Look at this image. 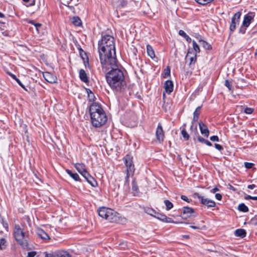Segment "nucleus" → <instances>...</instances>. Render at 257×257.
Segmentation results:
<instances>
[{"instance_id": "nucleus-1", "label": "nucleus", "mask_w": 257, "mask_h": 257, "mask_svg": "<svg viewBox=\"0 0 257 257\" xmlns=\"http://www.w3.org/2000/svg\"><path fill=\"white\" fill-rule=\"evenodd\" d=\"M98 51L101 67L107 69L117 62L116 57L114 38L109 35H102L98 43Z\"/></svg>"}, {"instance_id": "nucleus-2", "label": "nucleus", "mask_w": 257, "mask_h": 257, "mask_svg": "<svg viewBox=\"0 0 257 257\" xmlns=\"http://www.w3.org/2000/svg\"><path fill=\"white\" fill-rule=\"evenodd\" d=\"M117 64L118 62L114 66H108L107 69L102 67V70L105 73L106 82L111 89L116 92H121L124 89L126 83L123 73L118 68Z\"/></svg>"}, {"instance_id": "nucleus-3", "label": "nucleus", "mask_w": 257, "mask_h": 257, "mask_svg": "<svg viewBox=\"0 0 257 257\" xmlns=\"http://www.w3.org/2000/svg\"><path fill=\"white\" fill-rule=\"evenodd\" d=\"M97 212L100 217L110 222L122 223L125 221V218H122L119 213L111 208L102 206L98 209Z\"/></svg>"}, {"instance_id": "nucleus-4", "label": "nucleus", "mask_w": 257, "mask_h": 257, "mask_svg": "<svg viewBox=\"0 0 257 257\" xmlns=\"http://www.w3.org/2000/svg\"><path fill=\"white\" fill-rule=\"evenodd\" d=\"M13 234L16 240L22 248L25 249L29 247V231H25L19 224H15Z\"/></svg>"}, {"instance_id": "nucleus-5", "label": "nucleus", "mask_w": 257, "mask_h": 257, "mask_svg": "<svg viewBox=\"0 0 257 257\" xmlns=\"http://www.w3.org/2000/svg\"><path fill=\"white\" fill-rule=\"evenodd\" d=\"M91 120L93 126L95 127H99L104 125L107 121V118L104 111L94 114L90 116Z\"/></svg>"}, {"instance_id": "nucleus-6", "label": "nucleus", "mask_w": 257, "mask_h": 257, "mask_svg": "<svg viewBox=\"0 0 257 257\" xmlns=\"http://www.w3.org/2000/svg\"><path fill=\"white\" fill-rule=\"evenodd\" d=\"M133 158L130 155H126L124 158L125 165L126 167V176L125 177V183L127 186L129 185L128 178L131 174H133L135 168L133 161Z\"/></svg>"}, {"instance_id": "nucleus-7", "label": "nucleus", "mask_w": 257, "mask_h": 257, "mask_svg": "<svg viewBox=\"0 0 257 257\" xmlns=\"http://www.w3.org/2000/svg\"><path fill=\"white\" fill-rule=\"evenodd\" d=\"M194 195L200 200L201 204L206 206L208 208L214 207L216 205L214 201L204 198L199 193H195Z\"/></svg>"}, {"instance_id": "nucleus-8", "label": "nucleus", "mask_w": 257, "mask_h": 257, "mask_svg": "<svg viewBox=\"0 0 257 257\" xmlns=\"http://www.w3.org/2000/svg\"><path fill=\"white\" fill-rule=\"evenodd\" d=\"M194 213L195 212L193 208L189 207H184L183 208V212L181 214L180 216L182 218L186 219L192 217H195L196 215H194Z\"/></svg>"}, {"instance_id": "nucleus-9", "label": "nucleus", "mask_w": 257, "mask_h": 257, "mask_svg": "<svg viewBox=\"0 0 257 257\" xmlns=\"http://www.w3.org/2000/svg\"><path fill=\"white\" fill-rule=\"evenodd\" d=\"M156 137L157 141L162 143L165 139V133L160 123H159L156 130Z\"/></svg>"}, {"instance_id": "nucleus-10", "label": "nucleus", "mask_w": 257, "mask_h": 257, "mask_svg": "<svg viewBox=\"0 0 257 257\" xmlns=\"http://www.w3.org/2000/svg\"><path fill=\"white\" fill-rule=\"evenodd\" d=\"M241 16L240 12L236 13L231 19V22L230 25L229 29L230 31L233 32L236 29V25L239 23V19Z\"/></svg>"}, {"instance_id": "nucleus-11", "label": "nucleus", "mask_w": 257, "mask_h": 257, "mask_svg": "<svg viewBox=\"0 0 257 257\" xmlns=\"http://www.w3.org/2000/svg\"><path fill=\"white\" fill-rule=\"evenodd\" d=\"M103 109L97 103H92L89 107V113L90 116L93 115L94 114L98 113L100 112H103Z\"/></svg>"}, {"instance_id": "nucleus-12", "label": "nucleus", "mask_w": 257, "mask_h": 257, "mask_svg": "<svg viewBox=\"0 0 257 257\" xmlns=\"http://www.w3.org/2000/svg\"><path fill=\"white\" fill-rule=\"evenodd\" d=\"M43 77L46 81L50 83H55L57 82V77L52 73L48 72L43 73Z\"/></svg>"}, {"instance_id": "nucleus-13", "label": "nucleus", "mask_w": 257, "mask_h": 257, "mask_svg": "<svg viewBox=\"0 0 257 257\" xmlns=\"http://www.w3.org/2000/svg\"><path fill=\"white\" fill-rule=\"evenodd\" d=\"M199 126L201 134L207 138L209 135V131L207 125L202 121H200L199 122Z\"/></svg>"}, {"instance_id": "nucleus-14", "label": "nucleus", "mask_w": 257, "mask_h": 257, "mask_svg": "<svg viewBox=\"0 0 257 257\" xmlns=\"http://www.w3.org/2000/svg\"><path fill=\"white\" fill-rule=\"evenodd\" d=\"M164 87L166 92L168 94H170L173 90V84L172 81L167 80L164 84Z\"/></svg>"}, {"instance_id": "nucleus-15", "label": "nucleus", "mask_w": 257, "mask_h": 257, "mask_svg": "<svg viewBox=\"0 0 257 257\" xmlns=\"http://www.w3.org/2000/svg\"><path fill=\"white\" fill-rule=\"evenodd\" d=\"M253 19V16L251 15H245L242 23L244 27L247 28L250 25L251 21Z\"/></svg>"}, {"instance_id": "nucleus-16", "label": "nucleus", "mask_w": 257, "mask_h": 257, "mask_svg": "<svg viewBox=\"0 0 257 257\" xmlns=\"http://www.w3.org/2000/svg\"><path fill=\"white\" fill-rule=\"evenodd\" d=\"M37 234L39 237L43 239L46 240L50 239L48 234L42 229H38Z\"/></svg>"}, {"instance_id": "nucleus-17", "label": "nucleus", "mask_w": 257, "mask_h": 257, "mask_svg": "<svg viewBox=\"0 0 257 257\" xmlns=\"http://www.w3.org/2000/svg\"><path fill=\"white\" fill-rule=\"evenodd\" d=\"M79 78L80 80L84 82L87 83L89 81L87 74L83 69H80L79 72Z\"/></svg>"}, {"instance_id": "nucleus-18", "label": "nucleus", "mask_w": 257, "mask_h": 257, "mask_svg": "<svg viewBox=\"0 0 257 257\" xmlns=\"http://www.w3.org/2000/svg\"><path fill=\"white\" fill-rule=\"evenodd\" d=\"M74 166L81 175L86 170L85 165L83 163H76Z\"/></svg>"}, {"instance_id": "nucleus-19", "label": "nucleus", "mask_w": 257, "mask_h": 257, "mask_svg": "<svg viewBox=\"0 0 257 257\" xmlns=\"http://www.w3.org/2000/svg\"><path fill=\"white\" fill-rule=\"evenodd\" d=\"M191 135L193 136L194 139H195V137L198 136L199 134L197 131V125H194L193 122H192V125L190 127Z\"/></svg>"}, {"instance_id": "nucleus-20", "label": "nucleus", "mask_w": 257, "mask_h": 257, "mask_svg": "<svg viewBox=\"0 0 257 257\" xmlns=\"http://www.w3.org/2000/svg\"><path fill=\"white\" fill-rule=\"evenodd\" d=\"M201 106H199L196 108L195 110L193 113V118L192 122L196 121L198 120L199 116L201 113Z\"/></svg>"}, {"instance_id": "nucleus-21", "label": "nucleus", "mask_w": 257, "mask_h": 257, "mask_svg": "<svg viewBox=\"0 0 257 257\" xmlns=\"http://www.w3.org/2000/svg\"><path fill=\"white\" fill-rule=\"evenodd\" d=\"M66 172L75 181H78L79 180V176L76 173H74L69 169H66Z\"/></svg>"}, {"instance_id": "nucleus-22", "label": "nucleus", "mask_w": 257, "mask_h": 257, "mask_svg": "<svg viewBox=\"0 0 257 257\" xmlns=\"http://www.w3.org/2000/svg\"><path fill=\"white\" fill-rule=\"evenodd\" d=\"M235 235L236 236L243 237L246 235V231L243 229H237L235 231Z\"/></svg>"}, {"instance_id": "nucleus-23", "label": "nucleus", "mask_w": 257, "mask_h": 257, "mask_svg": "<svg viewBox=\"0 0 257 257\" xmlns=\"http://www.w3.org/2000/svg\"><path fill=\"white\" fill-rule=\"evenodd\" d=\"M56 256H57V257H72L67 251L63 250H58Z\"/></svg>"}, {"instance_id": "nucleus-24", "label": "nucleus", "mask_w": 257, "mask_h": 257, "mask_svg": "<svg viewBox=\"0 0 257 257\" xmlns=\"http://www.w3.org/2000/svg\"><path fill=\"white\" fill-rule=\"evenodd\" d=\"M147 51L148 55L152 58H153L155 57V52L153 48L151 46L148 45L147 46Z\"/></svg>"}, {"instance_id": "nucleus-25", "label": "nucleus", "mask_w": 257, "mask_h": 257, "mask_svg": "<svg viewBox=\"0 0 257 257\" xmlns=\"http://www.w3.org/2000/svg\"><path fill=\"white\" fill-rule=\"evenodd\" d=\"M179 34L184 37L188 43H190L191 42V38L188 36L184 31L182 30H179Z\"/></svg>"}, {"instance_id": "nucleus-26", "label": "nucleus", "mask_w": 257, "mask_h": 257, "mask_svg": "<svg viewBox=\"0 0 257 257\" xmlns=\"http://www.w3.org/2000/svg\"><path fill=\"white\" fill-rule=\"evenodd\" d=\"M72 23L75 26H80L81 25V21L78 17H74L72 18Z\"/></svg>"}, {"instance_id": "nucleus-27", "label": "nucleus", "mask_w": 257, "mask_h": 257, "mask_svg": "<svg viewBox=\"0 0 257 257\" xmlns=\"http://www.w3.org/2000/svg\"><path fill=\"white\" fill-rule=\"evenodd\" d=\"M199 42L200 44L206 50H210L211 49V45H209L207 42L201 40L199 39Z\"/></svg>"}, {"instance_id": "nucleus-28", "label": "nucleus", "mask_w": 257, "mask_h": 257, "mask_svg": "<svg viewBox=\"0 0 257 257\" xmlns=\"http://www.w3.org/2000/svg\"><path fill=\"white\" fill-rule=\"evenodd\" d=\"M89 179L86 180L88 183H89L92 186L96 187L97 186V182L95 179L92 177H89Z\"/></svg>"}, {"instance_id": "nucleus-29", "label": "nucleus", "mask_w": 257, "mask_h": 257, "mask_svg": "<svg viewBox=\"0 0 257 257\" xmlns=\"http://www.w3.org/2000/svg\"><path fill=\"white\" fill-rule=\"evenodd\" d=\"M89 179L86 180L88 183H89L92 186L96 187L97 186V182L95 179L92 177H89Z\"/></svg>"}, {"instance_id": "nucleus-30", "label": "nucleus", "mask_w": 257, "mask_h": 257, "mask_svg": "<svg viewBox=\"0 0 257 257\" xmlns=\"http://www.w3.org/2000/svg\"><path fill=\"white\" fill-rule=\"evenodd\" d=\"M132 190L134 191L135 195L139 193V188L137 182L135 179L132 182Z\"/></svg>"}, {"instance_id": "nucleus-31", "label": "nucleus", "mask_w": 257, "mask_h": 257, "mask_svg": "<svg viewBox=\"0 0 257 257\" xmlns=\"http://www.w3.org/2000/svg\"><path fill=\"white\" fill-rule=\"evenodd\" d=\"M238 209L243 212H247L248 211V207L244 203L239 204Z\"/></svg>"}, {"instance_id": "nucleus-32", "label": "nucleus", "mask_w": 257, "mask_h": 257, "mask_svg": "<svg viewBox=\"0 0 257 257\" xmlns=\"http://www.w3.org/2000/svg\"><path fill=\"white\" fill-rule=\"evenodd\" d=\"M145 211L146 213H147L148 214H149L151 216H155V215L156 213V211L154 210L152 208H146L145 209Z\"/></svg>"}, {"instance_id": "nucleus-33", "label": "nucleus", "mask_w": 257, "mask_h": 257, "mask_svg": "<svg viewBox=\"0 0 257 257\" xmlns=\"http://www.w3.org/2000/svg\"><path fill=\"white\" fill-rule=\"evenodd\" d=\"M192 44H193V49L194 51H195L194 54H196V55L197 53L200 52V50L199 46L194 40H193L192 41Z\"/></svg>"}, {"instance_id": "nucleus-34", "label": "nucleus", "mask_w": 257, "mask_h": 257, "mask_svg": "<svg viewBox=\"0 0 257 257\" xmlns=\"http://www.w3.org/2000/svg\"><path fill=\"white\" fill-rule=\"evenodd\" d=\"M164 203L166 205L167 210H169L173 207V203L168 200H165Z\"/></svg>"}, {"instance_id": "nucleus-35", "label": "nucleus", "mask_w": 257, "mask_h": 257, "mask_svg": "<svg viewBox=\"0 0 257 257\" xmlns=\"http://www.w3.org/2000/svg\"><path fill=\"white\" fill-rule=\"evenodd\" d=\"M29 23L34 25L38 32H39V28L41 27L42 24L39 23H36L34 21H30Z\"/></svg>"}, {"instance_id": "nucleus-36", "label": "nucleus", "mask_w": 257, "mask_h": 257, "mask_svg": "<svg viewBox=\"0 0 257 257\" xmlns=\"http://www.w3.org/2000/svg\"><path fill=\"white\" fill-rule=\"evenodd\" d=\"M156 218L160 219V220L163 221L165 219H166V216L164 214H162L159 212L156 213L155 216Z\"/></svg>"}, {"instance_id": "nucleus-37", "label": "nucleus", "mask_w": 257, "mask_h": 257, "mask_svg": "<svg viewBox=\"0 0 257 257\" xmlns=\"http://www.w3.org/2000/svg\"><path fill=\"white\" fill-rule=\"evenodd\" d=\"M190 59V63H189V66L190 67H192V65H194L196 61V54H194V55L192 57H190L189 58Z\"/></svg>"}, {"instance_id": "nucleus-38", "label": "nucleus", "mask_w": 257, "mask_h": 257, "mask_svg": "<svg viewBox=\"0 0 257 257\" xmlns=\"http://www.w3.org/2000/svg\"><path fill=\"white\" fill-rule=\"evenodd\" d=\"M197 3L201 5H206L212 2L213 0H195Z\"/></svg>"}, {"instance_id": "nucleus-39", "label": "nucleus", "mask_w": 257, "mask_h": 257, "mask_svg": "<svg viewBox=\"0 0 257 257\" xmlns=\"http://www.w3.org/2000/svg\"><path fill=\"white\" fill-rule=\"evenodd\" d=\"M23 1L25 3L27 7L34 6L35 4V0H23Z\"/></svg>"}, {"instance_id": "nucleus-40", "label": "nucleus", "mask_w": 257, "mask_h": 257, "mask_svg": "<svg viewBox=\"0 0 257 257\" xmlns=\"http://www.w3.org/2000/svg\"><path fill=\"white\" fill-rule=\"evenodd\" d=\"M181 134L183 136V137L184 138V139H185L186 140H188L189 139V134H188V133L187 132V131H186L185 129H183L181 131Z\"/></svg>"}, {"instance_id": "nucleus-41", "label": "nucleus", "mask_w": 257, "mask_h": 257, "mask_svg": "<svg viewBox=\"0 0 257 257\" xmlns=\"http://www.w3.org/2000/svg\"><path fill=\"white\" fill-rule=\"evenodd\" d=\"M81 175L86 179L87 180L89 179V177H91V176L89 174V173L87 172V171L86 170Z\"/></svg>"}, {"instance_id": "nucleus-42", "label": "nucleus", "mask_w": 257, "mask_h": 257, "mask_svg": "<svg viewBox=\"0 0 257 257\" xmlns=\"http://www.w3.org/2000/svg\"><path fill=\"white\" fill-rule=\"evenodd\" d=\"M6 240L5 238H0V249H3V246L5 245Z\"/></svg>"}, {"instance_id": "nucleus-43", "label": "nucleus", "mask_w": 257, "mask_h": 257, "mask_svg": "<svg viewBox=\"0 0 257 257\" xmlns=\"http://www.w3.org/2000/svg\"><path fill=\"white\" fill-rule=\"evenodd\" d=\"M253 111V109L250 107H246L244 109V112L246 114H251Z\"/></svg>"}, {"instance_id": "nucleus-44", "label": "nucleus", "mask_w": 257, "mask_h": 257, "mask_svg": "<svg viewBox=\"0 0 257 257\" xmlns=\"http://www.w3.org/2000/svg\"><path fill=\"white\" fill-rule=\"evenodd\" d=\"M57 251L50 253H46L45 257H57Z\"/></svg>"}, {"instance_id": "nucleus-45", "label": "nucleus", "mask_w": 257, "mask_h": 257, "mask_svg": "<svg viewBox=\"0 0 257 257\" xmlns=\"http://www.w3.org/2000/svg\"><path fill=\"white\" fill-rule=\"evenodd\" d=\"M225 85L228 88L229 90H231V84L230 82L228 80H226L225 81Z\"/></svg>"}, {"instance_id": "nucleus-46", "label": "nucleus", "mask_w": 257, "mask_h": 257, "mask_svg": "<svg viewBox=\"0 0 257 257\" xmlns=\"http://www.w3.org/2000/svg\"><path fill=\"white\" fill-rule=\"evenodd\" d=\"M254 164L252 163L245 162L244 166L246 169H250L252 167Z\"/></svg>"}, {"instance_id": "nucleus-47", "label": "nucleus", "mask_w": 257, "mask_h": 257, "mask_svg": "<svg viewBox=\"0 0 257 257\" xmlns=\"http://www.w3.org/2000/svg\"><path fill=\"white\" fill-rule=\"evenodd\" d=\"M197 138L198 141L200 142V143H205V141L206 140H205V139H204L203 138L201 137V136H199V135H198V136H197V137H195V139Z\"/></svg>"}, {"instance_id": "nucleus-48", "label": "nucleus", "mask_w": 257, "mask_h": 257, "mask_svg": "<svg viewBox=\"0 0 257 257\" xmlns=\"http://www.w3.org/2000/svg\"><path fill=\"white\" fill-rule=\"evenodd\" d=\"M165 72L164 74V77L169 76L170 75V69L169 67L165 69Z\"/></svg>"}, {"instance_id": "nucleus-49", "label": "nucleus", "mask_w": 257, "mask_h": 257, "mask_svg": "<svg viewBox=\"0 0 257 257\" xmlns=\"http://www.w3.org/2000/svg\"><path fill=\"white\" fill-rule=\"evenodd\" d=\"M210 140L212 142H218L219 138L217 136H213L210 138Z\"/></svg>"}, {"instance_id": "nucleus-50", "label": "nucleus", "mask_w": 257, "mask_h": 257, "mask_svg": "<svg viewBox=\"0 0 257 257\" xmlns=\"http://www.w3.org/2000/svg\"><path fill=\"white\" fill-rule=\"evenodd\" d=\"M37 254L36 251H31L28 253L27 257H34Z\"/></svg>"}, {"instance_id": "nucleus-51", "label": "nucleus", "mask_w": 257, "mask_h": 257, "mask_svg": "<svg viewBox=\"0 0 257 257\" xmlns=\"http://www.w3.org/2000/svg\"><path fill=\"white\" fill-rule=\"evenodd\" d=\"M214 147H215V148L217 150H219V151H221V150H223V147H222V146H221V145H219V144H215V145H214Z\"/></svg>"}, {"instance_id": "nucleus-52", "label": "nucleus", "mask_w": 257, "mask_h": 257, "mask_svg": "<svg viewBox=\"0 0 257 257\" xmlns=\"http://www.w3.org/2000/svg\"><path fill=\"white\" fill-rule=\"evenodd\" d=\"M181 198L187 202H190V201L191 200V199H189L185 195H181Z\"/></svg>"}, {"instance_id": "nucleus-53", "label": "nucleus", "mask_w": 257, "mask_h": 257, "mask_svg": "<svg viewBox=\"0 0 257 257\" xmlns=\"http://www.w3.org/2000/svg\"><path fill=\"white\" fill-rule=\"evenodd\" d=\"M215 198L218 200H221V199H222V195L221 194H219V193H216L215 194Z\"/></svg>"}, {"instance_id": "nucleus-54", "label": "nucleus", "mask_w": 257, "mask_h": 257, "mask_svg": "<svg viewBox=\"0 0 257 257\" xmlns=\"http://www.w3.org/2000/svg\"><path fill=\"white\" fill-rule=\"evenodd\" d=\"M163 221L166 222H173V220L171 218H169L166 216V219H165Z\"/></svg>"}, {"instance_id": "nucleus-55", "label": "nucleus", "mask_w": 257, "mask_h": 257, "mask_svg": "<svg viewBox=\"0 0 257 257\" xmlns=\"http://www.w3.org/2000/svg\"><path fill=\"white\" fill-rule=\"evenodd\" d=\"M245 31H246L245 27V28H243L242 27H241L239 29V33H240L241 34H244L245 33Z\"/></svg>"}, {"instance_id": "nucleus-56", "label": "nucleus", "mask_w": 257, "mask_h": 257, "mask_svg": "<svg viewBox=\"0 0 257 257\" xmlns=\"http://www.w3.org/2000/svg\"><path fill=\"white\" fill-rule=\"evenodd\" d=\"M219 191V189L217 187H215L210 190L211 192L214 193Z\"/></svg>"}, {"instance_id": "nucleus-57", "label": "nucleus", "mask_w": 257, "mask_h": 257, "mask_svg": "<svg viewBox=\"0 0 257 257\" xmlns=\"http://www.w3.org/2000/svg\"><path fill=\"white\" fill-rule=\"evenodd\" d=\"M16 81L17 82V83L23 88H25L24 85L22 84V83L21 82V81L17 78Z\"/></svg>"}, {"instance_id": "nucleus-58", "label": "nucleus", "mask_w": 257, "mask_h": 257, "mask_svg": "<svg viewBox=\"0 0 257 257\" xmlns=\"http://www.w3.org/2000/svg\"><path fill=\"white\" fill-rule=\"evenodd\" d=\"M256 187V185L254 184L249 185L247 186V188L249 189H253Z\"/></svg>"}, {"instance_id": "nucleus-59", "label": "nucleus", "mask_w": 257, "mask_h": 257, "mask_svg": "<svg viewBox=\"0 0 257 257\" xmlns=\"http://www.w3.org/2000/svg\"><path fill=\"white\" fill-rule=\"evenodd\" d=\"M252 196H251L250 195H246L244 196V199H246V200L252 199Z\"/></svg>"}, {"instance_id": "nucleus-60", "label": "nucleus", "mask_w": 257, "mask_h": 257, "mask_svg": "<svg viewBox=\"0 0 257 257\" xmlns=\"http://www.w3.org/2000/svg\"><path fill=\"white\" fill-rule=\"evenodd\" d=\"M120 4L121 5L122 7H124L127 4V2L124 0H122L121 2H120Z\"/></svg>"}, {"instance_id": "nucleus-61", "label": "nucleus", "mask_w": 257, "mask_h": 257, "mask_svg": "<svg viewBox=\"0 0 257 257\" xmlns=\"http://www.w3.org/2000/svg\"><path fill=\"white\" fill-rule=\"evenodd\" d=\"M204 144H205L206 145L208 146H211L212 145V144L207 140H206Z\"/></svg>"}, {"instance_id": "nucleus-62", "label": "nucleus", "mask_w": 257, "mask_h": 257, "mask_svg": "<svg viewBox=\"0 0 257 257\" xmlns=\"http://www.w3.org/2000/svg\"><path fill=\"white\" fill-rule=\"evenodd\" d=\"M83 54L85 55V53L81 49H80V55H81V56L82 57V56H83Z\"/></svg>"}, {"instance_id": "nucleus-63", "label": "nucleus", "mask_w": 257, "mask_h": 257, "mask_svg": "<svg viewBox=\"0 0 257 257\" xmlns=\"http://www.w3.org/2000/svg\"><path fill=\"white\" fill-rule=\"evenodd\" d=\"M10 76L15 80L17 79V77L14 74H10Z\"/></svg>"}, {"instance_id": "nucleus-64", "label": "nucleus", "mask_w": 257, "mask_h": 257, "mask_svg": "<svg viewBox=\"0 0 257 257\" xmlns=\"http://www.w3.org/2000/svg\"><path fill=\"white\" fill-rule=\"evenodd\" d=\"M191 53V51H190V50H188V52L187 53V54L186 56V59H187L189 57V55Z\"/></svg>"}]
</instances>
